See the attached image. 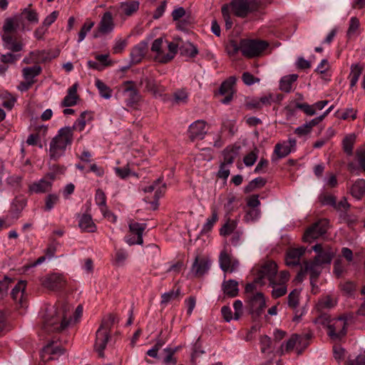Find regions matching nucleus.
I'll return each instance as SVG.
<instances>
[{
	"mask_svg": "<svg viewBox=\"0 0 365 365\" xmlns=\"http://www.w3.org/2000/svg\"><path fill=\"white\" fill-rule=\"evenodd\" d=\"M73 135L72 128L69 126L62 128L58 130V134L50 143L51 159L56 160L64 154L66 147L71 145L73 142Z\"/></svg>",
	"mask_w": 365,
	"mask_h": 365,
	"instance_id": "1",
	"label": "nucleus"
},
{
	"mask_svg": "<svg viewBox=\"0 0 365 365\" xmlns=\"http://www.w3.org/2000/svg\"><path fill=\"white\" fill-rule=\"evenodd\" d=\"M115 322V317L109 314L102 320L101 324L96 331L94 348L100 357L104 356V349L110 337V332Z\"/></svg>",
	"mask_w": 365,
	"mask_h": 365,
	"instance_id": "2",
	"label": "nucleus"
},
{
	"mask_svg": "<svg viewBox=\"0 0 365 365\" xmlns=\"http://www.w3.org/2000/svg\"><path fill=\"white\" fill-rule=\"evenodd\" d=\"M227 5L228 10L233 15L238 18L245 19L250 14L259 11L260 2L258 0H232Z\"/></svg>",
	"mask_w": 365,
	"mask_h": 365,
	"instance_id": "3",
	"label": "nucleus"
},
{
	"mask_svg": "<svg viewBox=\"0 0 365 365\" xmlns=\"http://www.w3.org/2000/svg\"><path fill=\"white\" fill-rule=\"evenodd\" d=\"M268 46L264 41L242 39L241 52L243 56L247 58L258 56Z\"/></svg>",
	"mask_w": 365,
	"mask_h": 365,
	"instance_id": "4",
	"label": "nucleus"
},
{
	"mask_svg": "<svg viewBox=\"0 0 365 365\" xmlns=\"http://www.w3.org/2000/svg\"><path fill=\"white\" fill-rule=\"evenodd\" d=\"M346 317L341 316L338 318L332 319L329 324L327 335L333 341H340L346 334L347 322Z\"/></svg>",
	"mask_w": 365,
	"mask_h": 365,
	"instance_id": "5",
	"label": "nucleus"
},
{
	"mask_svg": "<svg viewBox=\"0 0 365 365\" xmlns=\"http://www.w3.org/2000/svg\"><path fill=\"white\" fill-rule=\"evenodd\" d=\"M250 313L253 321H257L266 307L264 296L262 292L253 294L249 299Z\"/></svg>",
	"mask_w": 365,
	"mask_h": 365,
	"instance_id": "6",
	"label": "nucleus"
},
{
	"mask_svg": "<svg viewBox=\"0 0 365 365\" xmlns=\"http://www.w3.org/2000/svg\"><path fill=\"white\" fill-rule=\"evenodd\" d=\"M56 173H48L39 180L35 181L29 185V191L36 194L44 193L51 191L52 189L53 182L56 180Z\"/></svg>",
	"mask_w": 365,
	"mask_h": 365,
	"instance_id": "7",
	"label": "nucleus"
},
{
	"mask_svg": "<svg viewBox=\"0 0 365 365\" xmlns=\"http://www.w3.org/2000/svg\"><path fill=\"white\" fill-rule=\"evenodd\" d=\"M71 321V316L68 317L67 314L64 311L63 317L56 316L46 319L43 327L47 331H62L68 327Z\"/></svg>",
	"mask_w": 365,
	"mask_h": 365,
	"instance_id": "8",
	"label": "nucleus"
},
{
	"mask_svg": "<svg viewBox=\"0 0 365 365\" xmlns=\"http://www.w3.org/2000/svg\"><path fill=\"white\" fill-rule=\"evenodd\" d=\"M329 221L322 219L309 227L304 234L303 239L305 242H311L324 235L328 228Z\"/></svg>",
	"mask_w": 365,
	"mask_h": 365,
	"instance_id": "9",
	"label": "nucleus"
},
{
	"mask_svg": "<svg viewBox=\"0 0 365 365\" xmlns=\"http://www.w3.org/2000/svg\"><path fill=\"white\" fill-rule=\"evenodd\" d=\"M121 89L127 106L133 107L140 101V95L134 87L133 81L123 82Z\"/></svg>",
	"mask_w": 365,
	"mask_h": 365,
	"instance_id": "10",
	"label": "nucleus"
},
{
	"mask_svg": "<svg viewBox=\"0 0 365 365\" xmlns=\"http://www.w3.org/2000/svg\"><path fill=\"white\" fill-rule=\"evenodd\" d=\"M42 285L50 290H58L66 285V279L63 274L53 273L44 277L41 280Z\"/></svg>",
	"mask_w": 365,
	"mask_h": 365,
	"instance_id": "11",
	"label": "nucleus"
},
{
	"mask_svg": "<svg viewBox=\"0 0 365 365\" xmlns=\"http://www.w3.org/2000/svg\"><path fill=\"white\" fill-rule=\"evenodd\" d=\"M277 273V265L274 262L269 261L264 263L259 271V276L257 278V281L267 278L269 284H274L276 282Z\"/></svg>",
	"mask_w": 365,
	"mask_h": 365,
	"instance_id": "12",
	"label": "nucleus"
},
{
	"mask_svg": "<svg viewBox=\"0 0 365 365\" xmlns=\"http://www.w3.org/2000/svg\"><path fill=\"white\" fill-rule=\"evenodd\" d=\"M166 186L165 184L163 182L160 178L158 179L153 184L145 186L143 188V191L145 192H155L154 194V201L151 202V203L154 205L153 208L155 209L158 206V200L164 195L165 192Z\"/></svg>",
	"mask_w": 365,
	"mask_h": 365,
	"instance_id": "13",
	"label": "nucleus"
},
{
	"mask_svg": "<svg viewBox=\"0 0 365 365\" xmlns=\"http://www.w3.org/2000/svg\"><path fill=\"white\" fill-rule=\"evenodd\" d=\"M236 78L230 76L221 84L219 93L220 95L225 96L221 101L224 104L229 103L232 99L233 86L236 83Z\"/></svg>",
	"mask_w": 365,
	"mask_h": 365,
	"instance_id": "14",
	"label": "nucleus"
},
{
	"mask_svg": "<svg viewBox=\"0 0 365 365\" xmlns=\"http://www.w3.org/2000/svg\"><path fill=\"white\" fill-rule=\"evenodd\" d=\"M322 264L316 262L314 259L304 262V268L306 272L310 274V283L312 286L317 282V280L322 271Z\"/></svg>",
	"mask_w": 365,
	"mask_h": 365,
	"instance_id": "15",
	"label": "nucleus"
},
{
	"mask_svg": "<svg viewBox=\"0 0 365 365\" xmlns=\"http://www.w3.org/2000/svg\"><path fill=\"white\" fill-rule=\"evenodd\" d=\"M148 41H143L135 45L130 52V61L133 64L139 63L145 57L148 51Z\"/></svg>",
	"mask_w": 365,
	"mask_h": 365,
	"instance_id": "16",
	"label": "nucleus"
},
{
	"mask_svg": "<svg viewBox=\"0 0 365 365\" xmlns=\"http://www.w3.org/2000/svg\"><path fill=\"white\" fill-rule=\"evenodd\" d=\"M220 266L224 272H229L230 273L235 272L239 266L237 259H232L230 256L223 252L220 255Z\"/></svg>",
	"mask_w": 365,
	"mask_h": 365,
	"instance_id": "17",
	"label": "nucleus"
},
{
	"mask_svg": "<svg viewBox=\"0 0 365 365\" xmlns=\"http://www.w3.org/2000/svg\"><path fill=\"white\" fill-rule=\"evenodd\" d=\"M140 84H145V90L150 92L155 97H160L165 91V88L158 84L154 79L148 77L142 78Z\"/></svg>",
	"mask_w": 365,
	"mask_h": 365,
	"instance_id": "18",
	"label": "nucleus"
},
{
	"mask_svg": "<svg viewBox=\"0 0 365 365\" xmlns=\"http://www.w3.org/2000/svg\"><path fill=\"white\" fill-rule=\"evenodd\" d=\"M210 267V262L203 257H196L192 266V272L196 277H202L207 272Z\"/></svg>",
	"mask_w": 365,
	"mask_h": 365,
	"instance_id": "19",
	"label": "nucleus"
},
{
	"mask_svg": "<svg viewBox=\"0 0 365 365\" xmlns=\"http://www.w3.org/2000/svg\"><path fill=\"white\" fill-rule=\"evenodd\" d=\"M190 138L191 140L195 139H202L206 134L205 122L203 120H196L189 127Z\"/></svg>",
	"mask_w": 365,
	"mask_h": 365,
	"instance_id": "20",
	"label": "nucleus"
},
{
	"mask_svg": "<svg viewBox=\"0 0 365 365\" xmlns=\"http://www.w3.org/2000/svg\"><path fill=\"white\" fill-rule=\"evenodd\" d=\"M114 29L113 15L110 11L103 14L98 26V31L103 34L110 33Z\"/></svg>",
	"mask_w": 365,
	"mask_h": 365,
	"instance_id": "21",
	"label": "nucleus"
},
{
	"mask_svg": "<svg viewBox=\"0 0 365 365\" xmlns=\"http://www.w3.org/2000/svg\"><path fill=\"white\" fill-rule=\"evenodd\" d=\"M304 252L305 248L303 247L289 250L286 255V264L289 267L298 265L300 258Z\"/></svg>",
	"mask_w": 365,
	"mask_h": 365,
	"instance_id": "22",
	"label": "nucleus"
},
{
	"mask_svg": "<svg viewBox=\"0 0 365 365\" xmlns=\"http://www.w3.org/2000/svg\"><path fill=\"white\" fill-rule=\"evenodd\" d=\"M4 47L12 52H19L23 49V44L17 41L16 38L9 34H3L1 35Z\"/></svg>",
	"mask_w": 365,
	"mask_h": 365,
	"instance_id": "23",
	"label": "nucleus"
},
{
	"mask_svg": "<svg viewBox=\"0 0 365 365\" xmlns=\"http://www.w3.org/2000/svg\"><path fill=\"white\" fill-rule=\"evenodd\" d=\"M356 160L359 164L357 168L354 163L348 164L349 170L351 173L359 174L358 170L361 169L365 173V148H359L356 151Z\"/></svg>",
	"mask_w": 365,
	"mask_h": 365,
	"instance_id": "24",
	"label": "nucleus"
},
{
	"mask_svg": "<svg viewBox=\"0 0 365 365\" xmlns=\"http://www.w3.org/2000/svg\"><path fill=\"white\" fill-rule=\"evenodd\" d=\"M322 122L321 118H314L309 121L306 122L294 130V133L299 137L308 135L312 130V128Z\"/></svg>",
	"mask_w": 365,
	"mask_h": 365,
	"instance_id": "25",
	"label": "nucleus"
},
{
	"mask_svg": "<svg viewBox=\"0 0 365 365\" xmlns=\"http://www.w3.org/2000/svg\"><path fill=\"white\" fill-rule=\"evenodd\" d=\"M222 289L225 295L233 298L238 295V282L235 279L224 280L222 284Z\"/></svg>",
	"mask_w": 365,
	"mask_h": 365,
	"instance_id": "26",
	"label": "nucleus"
},
{
	"mask_svg": "<svg viewBox=\"0 0 365 365\" xmlns=\"http://www.w3.org/2000/svg\"><path fill=\"white\" fill-rule=\"evenodd\" d=\"M92 120L93 115L91 113L88 111L83 112L74 122L73 126L71 127V128H72V133H73L74 130H78L80 132L83 130L86 123H90Z\"/></svg>",
	"mask_w": 365,
	"mask_h": 365,
	"instance_id": "27",
	"label": "nucleus"
},
{
	"mask_svg": "<svg viewBox=\"0 0 365 365\" xmlns=\"http://www.w3.org/2000/svg\"><path fill=\"white\" fill-rule=\"evenodd\" d=\"M77 83H75L68 88L67 95L64 97L61 103L63 107H71L76 104L78 98L77 95Z\"/></svg>",
	"mask_w": 365,
	"mask_h": 365,
	"instance_id": "28",
	"label": "nucleus"
},
{
	"mask_svg": "<svg viewBox=\"0 0 365 365\" xmlns=\"http://www.w3.org/2000/svg\"><path fill=\"white\" fill-rule=\"evenodd\" d=\"M240 146L236 145H230L227 146L223 151V161L222 163H226L227 165H232L235 161V159L238 155Z\"/></svg>",
	"mask_w": 365,
	"mask_h": 365,
	"instance_id": "29",
	"label": "nucleus"
},
{
	"mask_svg": "<svg viewBox=\"0 0 365 365\" xmlns=\"http://www.w3.org/2000/svg\"><path fill=\"white\" fill-rule=\"evenodd\" d=\"M63 349L58 346H54V343L51 342L45 346L41 351V358L43 360L48 361L53 359L50 355L62 354Z\"/></svg>",
	"mask_w": 365,
	"mask_h": 365,
	"instance_id": "30",
	"label": "nucleus"
},
{
	"mask_svg": "<svg viewBox=\"0 0 365 365\" xmlns=\"http://www.w3.org/2000/svg\"><path fill=\"white\" fill-rule=\"evenodd\" d=\"M78 226L83 232H94L96 230V226L91 216L87 214H83L81 217Z\"/></svg>",
	"mask_w": 365,
	"mask_h": 365,
	"instance_id": "31",
	"label": "nucleus"
},
{
	"mask_svg": "<svg viewBox=\"0 0 365 365\" xmlns=\"http://www.w3.org/2000/svg\"><path fill=\"white\" fill-rule=\"evenodd\" d=\"M287 145L288 144L284 143V141L282 143H277L275 145L274 149V155L272 159V161L285 158L291 153L292 150L288 147Z\"/></svg>",
	"mask_w": 365,
	"mask_h": 365,
	"instance_id": "32",
	"label": "nucleus"
},
{
	"mask_svg": "<svg viewBox=\"0 0 365 365\" xmlns=\"http://www.w3.org/2000/svg\"><path fill=\"white\" fill-rule=\"evenodd\" d=\"M297 74H290L282 77L279 81V89L285 93H290L292 84L297 80Z\"/></svg>",
	"mask_w": 365,
	"mask_h": 365,
	"instance_id": "33",
	"label": "nucleus"
},
{
	"mask_svg": "<svg viewBox=\"0 0 365 365\" xmlns=\"http://www.w3.org/2000/svg\"><path fill=\"white\" fill-rule=\"evenodd\" d=\"M334 255L335 252L329 246H326L325 251L317 255L314 259L322 265L330 264Z\"/></svg>",
	"mask_w": 365,
	"mask_h": 365,
	"instance_id": "34",
	"label": "nucleus"
},
{
	"mask_svg": "<svg viewBox=\"0 0 365 365\" xmlns=\"http://www.w3.org/2000/svg\"><path fill=\"white\" fill-rule=\"evenodd\" d=\"M20 19L21 16L19 15L14 16V17L6 18L2 27L4 34H11V32L15 31L19 26Z\"/></svg>",
	"mask_w": 365,
	"mask_h": 365,
	"instance_id": "35",
	"label": "nucleus"
},
{
	"mask_svg": "<svg viewBox=\"0 0 365 365\" xmlns=\"http://www.w3.org/2000/svg\"><path fill=\"white\" fill-rule=\"evenodd\" d=\"M350 192L354 198L361 199L365 193V180L358 179L351 187Z\"/></svg>",
	"mask_w": 365,
	"mask_h": 365,
	"instance_id": "36",
	"label": "nucleus"
},
{
	"mask_svg": "<svg viewBox=\"0 0 365 365\" xmlns=\"http://www.w3.org/2000/svg\"><path fill=\"white\" fill-rule=\"evenodd\" d=\"M26 205V202L23 199H15L11 206L9 215L13 219L17 220L21 211Z\"/></svg>",
	"mask_w": 365,
	"mask_h": 365,
	"instance_id": "37",
	"label": "nucleus"
},
{
	"mask_svg": "<svg viewBox=\"0 0 365 365\" xmlns=\"http://www.w3.org/2000/svg\"><path fill=\"white\" fill-rule=\"evenodd\" d=\"M146 228V224L133 222L129 224L130 231L137 235V244L142 245L143 242V233Z\"/></svg>",
	"mask_w": 365,
	"mask_h": 365,
	"instance_id": "38",
	"label": "nucleus"
},
{
	"mask_svg": "<svg viewBox=\"0 0 365 365\" xmlns=\"http://www.w3.org/2000/svg\"><path fill=\"white\" fill-rule=\"evenodd\" d=\"M167 44V48L168 49V53H165L160 60V63H166L171 61L175 56L178 52V45L173 42L165 41Z\"/></svg>",
	"mask_w": 365,
	"mask_h": 365,
	"instance_id": "39",
	"label": "nucleus"
},
{
	"mask_svg": "<svg viewBox=\"0 0 365 365\" xmlns=\"http://www.w3.org/2000/svg\"><path fill=\"white\" fill-rule=\"evenodd\" d=\"M41 71L42 69L41 66L35 65L31 67H26L23 68L22 73L25 80L34 81V78L38 76Z\"/></svg>",
	"mask_w": 365,
	"mask_h": 365,
	"instance_id": "40",
	"label": "nucleus"
},
{
	"mask_svg": "<svg viewBox=\"0 0 365 365\" xmlns=\"http://www.w3.org/2000/svg\"><path fill=\"white\" fill-rule=\"evenodd\" d=\"M139 4L138 1L122 2L120 4V9L126 16H130L138 10Z\"/></svg>",
	"mask_w": 365,
	"mask_h": 365,
	"instance_id": "41",
	"label": "nucleus"
},
{
	"mask_svg": "<svg viewBox=\"0 0 365 365\" xmlns=\"http://www.w3.org/2000/svg\"><path fill=\"white\" fill-rule=\"evenodd\" d=\"M362 70H363V68L359 64L351 65V71H350V73L349 76L351 87H354L356 86V84L361 74Z\"/></svg>",
	"mask_w": 365,
	"mask_h": 365,
	"instance_id": "42",
	"label": "nucleus"
},
{
	"mask_svg": "<svg viewBox=\"0 0 365 365\" xmlns=\"http://www.w3.org/2000/svg\"><path fill=\"white\" fill-rule=\"evenodd\" d=\"M95 86L99 91L100 96L105 98L109 99L112 96V90L101 80L96 79L95 81Z\"/></svg>",
	"mask_w": 365,
	"mask_h": 365,
	"instance_id": "43",
	"label": "nucleus"
},
{
	"mask_svg": "<svg viewBox=\"0 0 365 365\" xmlns=\"http://www.w3.org/2000/svg\"><path fill=\"white\" fill-rule=\"evenodd\" d=\"M60 197L58 194L51 193L46 196L44 201L45 205L43 207V210L46 212L51 211L56 205L59 202Z\"/></svg>",
	"mask_w": 365,
	"mask_h": 365,
	"instance_id": "44",
	"label": "nucleus"
},
{
	"mask_svg": "<svg viewBox=\"0 0 365 365\" xmlns=\"http://www.w3.org/2000/svg\"><path fill=\"white\" fill-rule=\"evenodd\" d=\"M165 41L162 38H156L151 46V51L153 52L156 53L155 59L158 62H160V58L165 55V51L163 50V43Z\"/></svg>",
	"mask_w": 365,
	"mask_h": 365,
	"instance_id": "45",
	"label": "nucleus"
},
{
	"mask_svg": "<svg viewBox=\"0 0 365 365\" xmlns=\"http://www.w3.org/2000/svg\"><path fill=\"white\" fill-rule=\"evenodd\" d=\"M95 201L96 205L100 207L101 212L105 215L107 211L106 196L101 189H98L96 190Z\"/></svg>",
	"mask_w": 365,
	"mask_h": 365,
	"instance_id": "46",
	"label": "nucleus"
},
{
	"mask_svg": "<svg viewBox=\"0 0 365 365\" xmlns=\"http://www.w3.org/2000/svg\"><path fill=\"white\" fill-rule=\"evenodd\" d=\"M26 288V282L24 281L19 282L11 290V297L15 301L21 302L23 293Z\"/></svg>",
	"mask_w": 365,
	"mask_h": 365,
	"instance_id": "47",
	"label": "nucleus"
},
{
	"mask_svg": "<svg viewBox=\"0 0 365 365\" xmlns=\"http://www.w3.org/2000/svg\"><path fill=\"white\" fill-rule=\"evenodd\" d=\"M267 182L266 179L259 177L251 180L249 184L245 187V192H250L255 189L261 188L265 185Z\"/></svg>",
	"mask_w": 365,
	"mask_h": 365,
	"instance_id": "48",
	"label": "nucleus"
},
{
	"mask_svg": "<svg viewBox=\"0 0 365 365\" xmlns=\"http://www.w3.org/2000/svg\"><path fill=\"white\" fill-rule=\"evenodd\" d=\"M180 294V288L172 289L168 292H165L161 295V304L166 306L170 302L177 299Z\"/></svg>",
	"mask_w": 365,
	"mask_h": 365,
	"instance_id": "49",
	"label": "nucleus"
},
{
	"mask_svg": "<svg viewBox=\"0 0 365 365\" xmlns=\"http://www.w3.org/2000/svg\"><path fill=\"white\" fill-rule=\"evenodd\" d=\"M356 136L353 134L346 135L342 141L344 151L349 155H352L353 148L355 142Z\"/></svg>",
	"mask_w": 365,
	"mask_h": 365,
	"instance_id": "50",
	"label": "nucleus"
},
{
	"mask_svg": "<svg viewBox=\"0 0 365 365\" xmlns=\"http://www.w3.org/2000/svg\"><path fill=\"white\" fill-rule=\"evenodd\" d=\"M319 201L322 205H329L334 208L336 205V197L329 193H322L319 195Z\"/></svg>",
	"mask_w": 365,
	"mask_h": 365,
	"instance_id": "51",
	"label": "nucleus"
},
{
	"mask_svg": "<svg viewBox=\"0 0 365 365\" xmlns=\"http://www.w3.org/2000/svg\"><path fill=\"white\" fill-rule=\"evenodd\" d=\"M217 220H218L217 212L216 210H212V215L210 217H208L207 219L206 222L203 225V227L201 230V233L204 234V233H207V232H210L212 229L215 223L217 221Z\"/></svg>",
	"mask_w": 365,
	"mask_h": 365,
	"instance_id": "52",
	"label": "nucleus"
},
{
	"mask_svg": "<svg viewBox=\"0 0 365 365\" xmlns=\"http://www.w3.org/2000/svg\"><path fill=\"white\" fill-rule=\"evenodd\" d=\"M336 305V301L330 296H326L320 299L317 303L319 309H329Z\"/></svg>",
	"mask_w": 365,
	"mask_h": 365,
	"instance_id": "53",
	"label": "nucleus"
},
{
	"mask_svg": "<svg viewBox=\"0 0 365 365\" xmlns=\"http://www.w3.org/2000/svg\"><path fill=\"white\" fill-rule=\"evenodd\" d=\"M30 55L34 62H45L51 59L49 53L46 51H32Z\"/></svg>",
	"mask_w": 365,
	"mask_h": 365,
	"instance_id": "54",
	"label": "nucleus"
},
{
	"mask_svg": "<svg viewBox=\"0 0 365 365\" xmlns=\"http://www.w3.org/2000/svg\"><path fill=\"white\" fill-rule=\"evenodd\" d=\"M237 227V222L235 220H228L220 230V234L222 236L229 235L233 232Z\"/></svg>",
	"mask_w": 365,
	"mask_h": 365,
	"instance_id": "55",
	"label": "nucleus"
},
{
	"mask_svg": "<svg viewBox=\"0 0 365 365\" xmlns=\"http://www.w3.org/2000/svg\"><path fill=\"white\" fill-rule=\"evenodd\" d=\"M272 287V295L274 298L277 299L284 296L287 293V286L284 284H277V282L274 284H270Z\"/></svg>",
	"mask_w": 365,
	"mask_h": 365,
	"instance_id": "56",
	"label": "nucleus"
},
{
	"mask_svg": "<svg viewBox=\"0 0 365 365\" xmlns=\"http://www.w3.org/2000/svg\"><path fill=\"white\" fill-rule=\"evenodd\" d=\"M221 12L225 21V26L227 30H230L233 25V22L231 17V11L228 10L227 5H223L221 8Z\"/></svg>",
	"mask_w": 365,
	"mask_h": 365,
	"instance_id": "57",
	"label": "nucleus"
},
{
	"mask_svg": "<svg viewBox=\"0 0 365 365\" xmlns=\"http://www.w3.org/2000/svg\"><path fill=\"white\" fill-rule=\"evenodd\" d=\"M313 334L311 331L304 333L302 334H297V345L302 349H305L309 345V340L312 338Z\"/></svg>",
	"mask_w": 365,
	"mask_h": 365,
	"instance_id": "58",
	"label": "nucleus"
},
{
	"mask_svg": "<svg viewBox=\"0 0 365 365\" xmlns=\"http://www.w3.org/2000/svg\"><path fill=\"white\" fill-rule=\"evenodd\" d=\"M359 25V21L356 17L353 16L351 18L349 21V26L346 32V36L348 38H351L356 34Z\"/></svg>",
	"mask_w": 365,
	"mask_h": 365,
	"instance_id": "59",
	"label": "nucleus"
},
{
	"mask_svg": "<svg viewBox=\"0 0 365 365\" xmlns=\"http://www.w3.org/2000/svg\"><path fill=\"white\" fill-rule=\"evenodd\" d=\"M94 23L91 21H86L83 25L81 29L78 33V42H81L84 40L86 34L91 30Z\"/></svg>",
	"mask_w": 365,
	"mask_h": 365,
	"instance_id": "60",
	"label": "nucleus"
},
{
	"mask_svg": "<svg viewBox=\"0 0 365 365\" xmlns=\"http://www.w3.org/2000/svg\"><path fill=\"white\" fill-rule=\"evenodd\" d=\"M258 153V149L255 148L253 150L245 156L243 161L246 166H252L255 164L257 159Z\"/></svg>",
	"mask_w": 365,
	"mask_h": 365,
	"instance_id": "61",
	"label": "nucleus"
},
{
	"mask_svg": "<svg viewBox=\"0 0 365 365\" xmlns=\"http://www.w3.org/2000/svg\"><path fill=\"white\" fill-rule=\"evenodd\" d=\"M299 291L294 289L288 295V305L292 309H296L299 304Z\"/></svg>",
	"mask_w": 365,
	"mask_h": 365,
	"instance_id": "62",
	"label": "nucleus"
},
{
	"mask_svg": "<svg viewBox=\"0 0 365 365\" xmlns=\"http://www.w3.org/2000/svg\"><path fill=\"white\" fill-rule=\"evenodd\" d=\"M21 18L24 16L31 23H37L38 21V16L36 11L25 9L20 16Z\"/></svg>",
	"mask_w": 365,
	"mask_h": 365,
	"instance_id": "63",
	"label": "nucleus"
},
{
	"mask_svg": "<svg viewBox=\"0 0 365 365\" xmlns=\"http://www.w3.org/2000/svg\"><path fill=\"white\" fill-rule=\"evenodd\" d=\"M295 106L298 109L302 110L307 115L312 116L316 114L313 104L309 105L307 103H301L296 102Z\"/></svg>",
	"mask_w": 365,
	"mask_h": 365,
	"instance_id": "64",
	"label": "nucleus"
}]
</instances>
